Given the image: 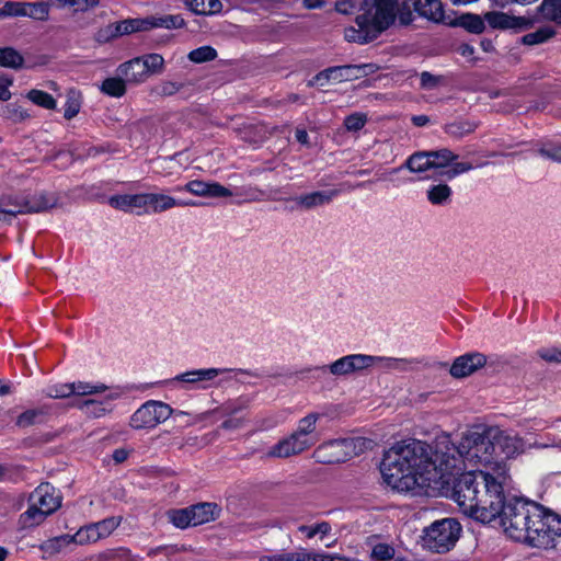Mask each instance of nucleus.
Returning a JSON list of instances; mask_svg holds the SVG:
<instances>
[{"instance_id":"nucleus-51","label":"nucleus","mask_w":561,"mask_h":561,"mask_svg":"<svg viewBox=\"0 0 561 561\" xmlns=\"http://www.w3.org/2000/svg\"><path fill=\"white\" fill-rule=\"evenodd\" d=\"M462 25L471 33L479 34L484 30V22L478 15H466L462 18Z\"/></svg>"},{"instance_id":"nucleus-57","label":"nucleus","mask_w":561,"mask_h":561,"mask_svg":"<svg viewBox=\"0 0 561 561\" xmlns=\"http://www.w3.org/2000/svg\"><path fill=\"white\" fill-rule=\"evenodd\" d=\"M184 550V547H176V546H160L157 548H152L148 551V556L152 557L157 553L164 552L167 556L175 554L180 551Z\"/></svg>"},{"instance_id":"nucleus-13","label":"nucleus","mask_w":561,"mask_h":561,"mask_svg":"<svg viewBox=\"0 0 561 561\" xmlns=\"http://www.w3.org/2000/svg\"><path fill=\"white\" fill-rule=\"evenodd\" d=\"M371 362L369 355L366 354H350L334 360L330 365L321 366L319 369L322 373L329 371L335 377L347 376L368 368V363Z\"/></svg>"},{"instance_id":"nucleus-31","label":"nucleus","mask_w":561,"mask_h":561,"mask_svg":"<svg viewBox=\"0 0 561 561\" xmlns=\"http://www.w3.org/2000/svg\"><path fill=\"white\" fill-rule=\"evenodd\" d=\"M187 5L192 12L201 15H213L222 9L220 0H190Z\"/></svg>"},{"instance_id":"nucleus-10","label":"nucleus","mask_w":561,"mask_h":561,"mask_svg":"<svg viewBox=\"0 0 561 561\" xmlns=\"http://www.w3.org/2000/svg\"><path fill=\"white\" fill-rule=\"evenodd\" d=\"M460 531V524L453 518L436 520L424 530V545L432 551L446 552L455 546Z\"/></svg>"},{"instance_id":"nucleus-61","label":"nucleus","mask_w":561,"mask_h":561,"mask_svg":"<svg viewBox=\"0 0 561 561\" xmlns=\"http://www.w3.org/2000/svg\"><path fill=\"white\" fill-rule=\"evenodd\" d=\"M459 53L463 57L471 58L474 54V47L469 44H462L459 47Z\"/></svg>"},{"instance_id":"nucleus-24","label":"nucleus","mask_w":561,"mask_h":561,"mask_svg":"<svg viewBox=\"0 0 561 561\" xmlns=\"http://www.w3.org/2000/svg\"><path fill=\"white\" fill-rule=\"evenodd\" d=\"M371 362L368 363V368L377 366L386 370L405 371L409 370L413 360L407 358L385 357L369 355Z\"/></svg>"},{"instance_id":"nucleus-22","label":"nucleus","mask_w":561,"mask_h":561,"mask_svg":"<svg viewBox=\"0 0 561 561\" xmlns=\"http://www.w3.org/2000/svg\"><path fill=\"white\" fill-rule=\"evenodd\" d=\"M339 193L340 192L337 190L318 191L297 196L293 201L301 208L311 209L329 204L333 197L339 195Z\"/></svg>"},{"instance_id":"nucleus-16","label":"nucleus","mask_w":561,"mask_h":561,"mask_svg":"<svg viewBox=\"0 0 561 561\" xmlns=\"http://www.w3.org/2000/svg\"><path fill=\"white\" fill-rule=\"evenodd\" d=\"M175 191H185L198 197H229L232 192L228 187L217 182H205L201 180H193L187 182L184 186H178Z\"/></svg>"},{"instance_id":"nucleus-50","label":"nucleus","mask_w":561,"mask_h":561,"mask_svg":"<svg viewBox=\"0 0 561 561\" xmlns=\"http://www.w3.org/2000/svg\"><path fill=\"white\" fill-rule=\"evenodd\" d=\"M182 89V84L173 81H162L154 88V93L160 96H171Z\"/></svg>"},{"instance_id":"nucleus-55","label":"nucleus","mask_w":561,"mask_h":561,"mask_svg":"<svg viewBox=\"0 0 561 561\" xmlns=\"http://www.w3.org/2000/svg\"><path fill=\"white\" fill-rule=\"evenodd\" d=\"M80 111V102L75 96V94H71L68 96L67 102L65 104V113L64 116L67 119L73 118Z\"/></svg>"},{"instance_id":"nucleus-54","label":"nucleus","mask_w":561,"mask_h":561,"mask_svg":"<svg viewBox=\"0 0 561 561\" xmlns=\"http://www.w3.org/2000/svg\"><path fill=\"white\" fill-rule=\"evenodd\" d=\"M537 354L548 363H561V348L543 347L538 350Z\"/></svg>"},{"instance_id":"nucleus-41","label":"nucleus","mask_w":561,"mask_h":561,"mask_svg":"<svg viewBox=\"0 0 561 561\" xmlns=\"http://www.w3.org/2000/svg\"><path fill=\"white\" fill-rule=\"evenodd\" d=\"M101 90L110 96L119 98L126 91L125 81L119 78H107L103 81Z\"/></svg>"},{"instance_id":"nucleus-40","label":"nucleus","mask_w":561,"mask_h":561,"mask_svg":"<svg viewBox=\"0 0 561 561\" xmlns=\"http://www.w3.org/2000/svg\"><path fill=\"white\" fill-rule=\"evenodd\" d=\"M27 99L32 103H34L41 107H44L46 110H53L56 107L55 99L49 93L42 91V90H36V89L31 90L27 93Z\"/></svg>"},{"instance_id":"nucleus-59","label":"nucleus","mask_w":561,"mask_h":561,"mask_svg":"<svg viewBox=\"0 0 561 561\" xmlns=\"http://www.w3.org/2000/svg\"><path fill=\"white\" fill-rule=\"evenodd\" d=\"M421 85L425 89H432L437 85L438 78L433 76L432 73L424 71L421 73Z\"/></svg>"},{"instance_id":"nucleus-7","label":"nucleus","mask_w":561,"mask_h":561,"mask_svg":"<svg viewBox=\"0 0 561 561\" xmlns=\"http://www.w3.org/2000/svg\"><path fill=\"white\" fill-rule=\"evenodd\" d=\"M90 385L98 387L95 392L88 393L85 399L72 403V407L90 419H101L110 415L115 409V401L127 393L126 389L121 386L108 387L104 383L92 382Z\"/></svg>"},{"instance_id":"nucleus-29","label":"nucleus","mask_w":561,"mask_h":561,"mask_svg":"<svg viewBox=\"0 0 561 561\" xmlns=\"http://www.w3.org/2000/svg\"><path fill=\"white\" fill-rule=\"evenodd\" d=\"M73 543L72 535L66 534L60 535L54 538H50L46 541H44L39 549L43 551V553L50 558L61 551H64L67 547Z\"/></svg>"},{"instance_id":"nucleus-4","label":"nucleus","mask_w":561,"mask_h":561,"mask_svg":"<svg viewBox=\"0 0 561 561\" xmlns=\"http://www.w3.org/2000/svg\"><path fill=\"white\" fill-rule=\"evenodd\" d=\"M320 419L319 413H309L297 423L296 430L287 437L280 439L272 446L267 453V458H288L299 455L316 445L319 440L317 433V423Z\"/></svg>"},{"instance_id":"nucleus-12","label":"nucleus","mask_w":561,"mask_h":561,"mask_svg":"<svg viewBox=\"0 0 561 561\" xmlns=\"http://www.w3.org/2000/svg\"><path fill=\"white\" fill-rule=\"evenodd\" d=\"M231 371L227 368H201L192 369L176 375L175 377L167 380L168 385L178 389L185 390H199L210 387L211 381L215 380L220 374Z\"/></svg>"},{"instance_id":"nucleus-45","label":"nucleus","mask_w":561,"mask_h":561,"mask_svg":"<svg viewBox=\"0 0 561 561\" xmlns=\"http://www.w3.org/2000/svg\"><path fill=\"white\" fill-rule=\"evenodd\" d=\"M477 128V124L471 122H457L446 126L445 130L448 135L454 137H463Z\"/></svg>"},{"instance_id":"nucleus-35","label":"nucleus","mask_w":561,"mask_h":561,"mask_svg":"<svg viewBox=\"0 0 561 561\" xmlns=\"http://www.w3.org/2000/svg\"><path fill=\"white\" fill-rule=\"evenodd\" d=\"M169 522L176 528L185 529L194 527L191 507L170 510L167 512Z\"/></svg>"},{"instance_id":"nucleus-30","label":"nucleus","mask_w":561,"mask_h":561,"mask_svg":"<svg viewBox=\"0 0 561 561\" xmlns=\"http://www.w3.org/2000/svg\"><path fill=\"white\" fill-rule=\"evenodd\" d=\"M451 187L445 183L431 185L426 191L427 201L435 206L447 205L451 199Z\"/></svg>"},{"instance_id":"nucleus-64","label":"nucleus","mask_w":561,"mask_h":561,"mask_svg":"<svg viewBox=\"0 0 561 561\" xmlns=\"http://www.w3.org/2000/svg\"><path fill=\"white\" fill-rule=\"evenodd\" d=\"M296 139L301 145H308L309 144L308 133L305 129L298 128L296 130Z\"/></svg>"},{"instance_id":"nucleus-56","label":"nucleus","mask_w":561,"mask_h":561,"mask_svg":"<svg viewBox=\"0 0 561 561\" xmlns=\"http://www.w3.org/2000/svg\"><path fill=\"white\" fill-rule=\"evenodd\" d=\"M12 78L3 72H0V100H9L11 92L9 88L12 85Z\"/></svg>"},{"instance_id":"nucleus-44","label":"nucleus","mask_w":561,"mask_h":561,"mask_svg":"<svg viewBox=\"0 0 561 561\" xmlns=\"http://www.w3.org/2000/svg\"><path fill=\"white\" fill-rule=\"evenodd\" d=\"M217 57L216 50L210 46H202L188 54V59L195 64L214 60Z\"/></svg>"},{"instance_id":"nucleus-26","label":"nucleus","mask_w":561,"mask_h":561,"mask_svg":"<svg viewBox=\"0 0 561 561\" xmlns=\"http://www.w3.org/2000/svg\"><path fill=\"white\" fill-rule=\"evenodd\" d=\"M119 71L128 82L140 83L148 78L140 58H135L119 66Z\"/></svg>"},{"instance_id":"nucleus-2","label":"nucleus","mask_w":561,"mask_h":561,"mask_svg":"<svg viewBox=\"0 0 561 561\" xmlns=\"http://www.w3.org/2000/svg\"><path fill=\"white\" fill-rule=\"evenodd\" d=\"M457 445L440 444V450L445 455H456L458 466L463 463L470 466H483L495 472L497 465L507 468L505 459H511L524 453L527 447L534 446L538 448L559 447L561 448V438L547 435L545 442H526L511 433L501 430L497 426H489L482 432L470 431L456 442Z\"/></svg>"},{"instance_id":"nucleus-53","label":"nucleus","mask_w":561,"mask_h":561,"mask_svg":"<svg viewBox=\"0 0 561 561\" xmlns=\"http://www.w3.org/2000/svg\"><path fill=\"white\" fill-rule=\"evenodd\" d=\"M539 153L542 157L561 163V144H546L539 149Z\"/></svg>"},{"instance_id":"nucleus-18","label":"nucleus","mask_w":561,"mask_h":561,"mask_svg":"<svg viewBox=\"0 0 561 561\" xmlns=\"http://www.w3.org/2000/svg\"><path fill=\"white\" fill-rule=\"evenodd\" d=\"M485 364L486 357L482 353H467L454 360L449 373L455 378H463L473 374Z\"/></svg>"},{"instance_id":"nucleus-60","label":"nucleus","mask_w":561,"mask_h":561,"mask_svg":"<svg viewBox=\"0 0 561 561\" xmlns=\"http://www.w3.org/2000/svg\"><path fill=\"white\" fill-rule=\"evenodd\" d=\"M278 423H279V420L276 416H270V417L263 420L262 423H260L257 425V428L261 431L270 430V428L275 427Z\"/></svg>"},{"instance_id":"nucleus-48","label":"nucleus","mask_w":561,"mask_h":561,"mask_svg":"<svg viewBox=\"0 0 561 561\" xmlns=\"http://www.w3.org/2000/svg\"><path fill=\"white\" fill-rule=\"evenodd\" d=\"M43 414L42 410L31 409L23 413H21L16 419V425L19 427H27L37 421V419Z\"/></svg>"},{"instance_id":"nucleus-42","label":"nucleus","mask_w":561,"mask_h":561,"mask_svg":"<svg viewBox=\"0 0 561 561\" xmlns=\"http://www.w3.org/2000/svg\"><path fill=\"white\" fill-rule=\"evenodd\" d=\"M298 530L309 539L318 535L322 539L331 533L332 527L328 522H321L314 525H301L298 527Z\"/></svg>"},{"instance_id":"nucleus-15","label":"nucleus","mask_w":561,"mask_h":561,"mask_svg":"<svg viewBox=\"0 0 561 561\" xmlns=\"http://www.w3.org/2000/svg\"><path fill=\"white\" fill-rule=\"evenodd\" d=\"M366 65H345L330 67L319 72L314 78V82L323 85L325 82H343L348 80L358 79L363 73Z\"/></svg>"},{"instance_id":"nucleus-47","label":"nucleus","mask_w":561,"mask_h":561,"mask_svg":"<svg viewBox=\"0 0 561 561\" xmlns=\"http://www.w3.org/2000/svg\"><path fill=\"white\" fill-rule=\"evenodd\" d=\"M371 558L377 561H388L394 557V548L388 543H377L371 549Z\"/></svg>"},{"instance_id":"nucleus-25","label":"nucleus","mask_w":561,"mask_h":561,"mask_svg":"<svg viewBox=\"0 0 561 561\" xmlns=\"http://www.w3.org/2000/svg\"><path fill=\"white\" fill-rule=\"evenodd\" d=\"M39 9L42 14H46V5L44 3H21L7 2L1 9L0 14L5 16H25L34 14V9Z\"/></svg>"},{"instance_id":"nucleus-63","label":"nucleus","mask_w":561,"mask_h":561,"mask_svg":"<svg viewBox=\"0 0 561 561\" xmlns=\"http://www.w3.org/2000/svg\"><path fill=\"white\" fill-rule=\"evenodd\" d=\"M260 561H284V551L260 557Z\"/></svg>"},{"instance_id":"nucleus-3","label":"nucleus","mask_w":561,"mask_h":561,"mask_svg":"<svg viewBox=\"0 0 561 561\" xmlns=\"http://www.w3.org/2000/svg\"><path fill=\"white\" fill-rule=\"evenodd\" d=\"M356 26L344 28V38L351 43L367 44L375 41L396 20L398 0H363Z\"/></svg>"},{"instance_id":"nucleus-52","label":"nucleus","mask_w":561,"mask_h":561,"mask_svg":"<svg viewBox=\"0 0 561 561\" xmlns=\"http://www.w3.org/2000/svg\"><path fill=\"white\" fill-rule=\"evenodd\" d=\"M485 20L495 28H506L510 26V18L505 13L489 12L485 14Z\"/></svg>"},{"instance_id":"nucleus-6","label":"nucleus","mask_w":561,"mask_h":561,"mask_svg":"<svg viewBox=\"0 0 561 561\" xmlns=\"http://www.w3.org/2000/svg\"><path fill=\"white\" fill-rule=\"evenodd\" d=\"M28 502V508L20 516L23 527H33L43 523L61 506V495L51 484L42 483L31 493Z\"/></svg>"},{"instance_id":"nucleus-28","label":"nucleus","mask_w":561,"mask_h":561,"mask_svg":"<svg viewBox=\"0 0 561 561\" xmlns=\"http://www.w3.org/2000/svg\"><path fill=\"white\" fill-rule=\"evenodd\" d=\"M191 513H192V519L193 525L198 526L202 524L209 523L211 520H215L216 518V512H217V505L213 503H199L190 506Z\"/></svg>"},{"instance_id":"nucleus-62","label":"nucleus","mask_w":561,"mask_h":561,"mask_svg":"<svg viewBox=\"0 0 561 561\" xmlns=\"http://www.w3.org/2000/svg\"><path fill=\"white\" fill-rule=\"evenodd\" d=\"M397 15H399V19L402 24H408L412 21V13L409 9L407 10V12H404L403 9L399 7V12H397Z\"/></svg>"},{"instance_id":"nucleus-36","label":"nucleus","mask_w":561,"mask_h":561,"mask_svg":"<svg viewBox=\"0 0 561 561\" xmlns=\"http://www.w3.org/2000/svg\"><path fill=\"white\" fill-rule=\"evenodd\" d=\"M538 9L542 19L561 25V0H543Z\"/></svg>"},{"instance_id":"nucleus-23","label":"nucleus","mask_w":561,"mask_h":561,"mask_svg":"<svg viewBox=\"0 0 561 561\" xmlns=\"http://www.w3.org/2000/svg\"><path fill=\"white\" fill-rule=\"evenodd\" d=\"M414 9L420 16L435 23L443 22L445 12L440 0H415Z\"/></svg>"},{"instance_id":"nucleus-5","label":"nucleus","mask_w":561,"mask_h":561,"mask_svg":"<svg viewBox=\"0 0 561 561\" xmlns=\"http://www.w3.org/2000/svg\"><path fill=\"white\" fill-rule=\"evenodd\" d=\"M58 197L54 193H38L33 196L11 194L0 199V222L9 224L19 214L41 213L55 207Z\"/></svg>"},{"instance_id":"nucleus-37","label":"nucleus","mask_w":561,"mask_h":561,"mask_svg":"<svg viewBox=\"0 0 561 561\" xmlns=\"http://www.w3.org/2000/svg\"><path fill=\"white\" fill-rule=\"evenodd\" d=\"M24 64L23 56L12 47L0 48V67L20 69Z\"/></svg>"},{"instance_id":"nucleus-58","label":"nucleus","mask_w":561,"mask_h":561,"mask_svg":"<svg viewBox=\"0 0 561 561\" xmlns=\"http://www.w3.org/2000/svg\"><path fill=\"white\" fill-rule=\"evenodd\" d=\"M356 4L352 0H339L335 3L336 11L342 14H351L354 12Z\"/></svg>"},{"instance_id":"nucleus-27","label":"nucleus","mask_w":561,"mask_h":561,"mask_svg":"<svg viewBox=\"0 0 561 561\" xmlns=\"http://www.w3.org/2000/svg\"><path fill=\"white\" fill-rule=\"evenodd\" d=\"M244 409V405L242 402L236 401L230 402L226 404L222 410V415L230 416L228 420H226L221 427L225 430H238L241 428L244 424V417L240 416L237 417L236 415L239 414Z\"/></svg>"},{"instance_id":"nucleus-34","label":"nucleus","mask_w":561,"mask_h":561,"mask_svg":"<svg viewBox=\"0 0 561 561\" xmlns=\"http://www.w3.org/2000/svg\"><path fill=\"white\" fill-rule=\"evenodd\" d=\"M73 545L85 546L98 542L100 534L93 523L80 527L76 534L72 535Z\"/></svg>"},{"instance_id":"nucleus-32","label":"nucleus","mask_w":561,"mask_h":561,"mask_svg":"<svg viewBox=\"0 0 561 561\" xmlns=\"http://www.w3.org/2000/svg\"><path fill=\"white\" fill-rule=\"evenodd\" d=\"M431 154L428 151L415 152L408 158L404 167L414 173H422L432 169Z\"/></svg>"},{"instance_id":"nucleus-39","label":"nucleus","mask_w":561,"mask_h":561,"mask_svg":"<svg viewBox=\"0 0 561 561\" xmlns=\"http://www.w3.org/2000/svg\"><path fill=\"white\" fill-rule=\"evenodd\" d=\"M556 34L554 30L550 26H543L535 32L528 33L523 36L522 42L525 45H537L545 43Z\"/></svg>"},{"instance_id":"nucleus-11","label":"nucleus","mask_w":561,"mask_h":561,"mask_svg":"<svg viewBox=\"0 0 561 561\" xmlns=\"http://www.w3.org/2000/svg\"><path fill=\"white\" fill-rule=\"evenodd\" d=\"M182 26H184L183 18L180 14H170L163 16H148L145 19L124 20L114 25H111L110 30L111 35L119 36L157 27L172 30L180 28Z\"/></svg>"},{"instance_id":"nucleus-20","label":"nucleus","mask_w":561,"mask_h":561,"mask_svg":"<svg viewBox=\"0 0 561 561\" xmlns=\"http://www.w3.org/2000/svg\"><path fill=\"white\" fill-rule=\"evenodd\" d=\"M146 193L116 194L108 197L107 203L114 209L124 213L146 214Z\"/></svg>"},{"instance_id":"nucleus-49","label":"nucleus","mask_w":561,"mask_h":561,"mask_svg":"<svg viewBox=\"0 0 561 561\" xmlns=\"http://www.w3.org/2000/svg\"><path fill=\"white\" fill-rule=\"evenodd\" d=\"M367 122V117L362 113L348 115L344 121V126L348 131H357L362 129Z\"/></svg>"},{"instance_id":"nucleus-43","label":"nucleus","mask_w":561,"mask_h":561,"mask_svg":"<svg viewBox=\"0 0 561 561\" xmlns=\"http://www.w3.org/2000/svg\"><path fill=\"white\" fill-rule=\"evenodd\" d=\"M122 518L118 516H112L104 518L100 522L93 523L96 531L100 534V539L107 538L112 533L121 525Z\"/></svg>"},{"instance_id":"nucleus-46","label":"nucleus","mask_w":561,"mask_h":561,"mask_svg":"<svg viewBox=\"0 0 561 561\" xmlns=\"http://www.w3.org/2000/svg\"><path fill=\"white\" fill-rule=\"evenodd\" d=\"M140 60L144 64V68L146 69L147 73L150 72H161L163 70L164 66V59L159 54H149L140 58Z\"/></svg>"},{"instance_id":"nucleus-38","label":"nucleus","mask_w":561,"mask_h":561,"mask_svg":"<svg viewBox=\"0 0 561 561\" xmlns=\"http://www.w3.org/2000/svg\"><path fill=\"white\" fill-rule=\"evenodd\" d=\"M0 115L12 123H21L30 117V114L15 103H9L0 108Z\"/></svg>"},{"instance_id":"nucleus-8","label":"nucleus","mask_w":561,"mask_h":561,"mask_svg":"<svg viewBox=\"0 0 561 561\" xmlns=\"http://www.w3.org/2000/svg\"><path fill=\"white\" fill-rule=\"evenodd\" d=\"M366 446V440L362 437H351L333 439L320 445L314 457L322 463H337L359 455Z\"/></svg>"},{"instance_id":"nucleus-1","label":"nucleus","mask_w":561,"mask_h":561,"mask_svg":"<svg viewBox=\"0 0 561 561\" xmlns=\"http://www.w3.org/2000/svg\"><path fill=\"white\" fill-rule=\"evenodd\" d=\"M440 444L457 445L448 435L433 445L417 439L398 442L385 451L380 472L383 482L398 492L416 486L450 492V497L467 516L484 523L497 522L505 535L533 548L552 549L561 543V516L535 502L505 500L510 481L507 469L463 463L456 455H445Z\"/></svg>"},{"instance_id":"nucleus-33","label":"nucleus","mask_w":561,"mask_h":561,"mask_svg":"<svg viewBox=\"0 0 561 561\" xmlns=\"http://www.w3.org/2000/svg\"><path fill=\"white\" fill-rule=\"evenodd\" d=\"M231 192L232 194L229 197H237L238 203L261 202L265 199V193L259 187L252 185L238 187Z\"/></svg>"},{"instance_id":"nucleus-14","label":"nucleus","mask_w":561,"mask_h":561,"mask_svg":"<svg viewBox=\"0 0 561 561\" xmlns=\"http://www.w3.org/2000/svg\"><path fill=\"white\" fill-rule=\"evenodd\" d=\"M428 152L431 154V162L433 163L432 169H442L451 165L450 169L442 173L447 179H454L473 169L471 163L455 162L458 156L449 149L444 148Z\"/></svg>"},{"instance_id":"nucleus-19","label":"nucleus","mask_w":561,"mask_h":561,"mask_svg":"<svg viewBox=\"0 0 561 561\" xmlns=\"http://www.w3.org/2000/svg\"><path fill=\"white\" fill-rule=\"evenodd\" d=\"M146 214H159L174 207L197 206L194 201H180L164 193H146Z\"/></svg>"},{"instance_id":"nucleus-17","label":"nucleus","mask_w":561,"mask_h":561,"mask_svg":"<svg viewBox=\"0 0 561 561\" xmlns=\"http://www.w3.org/2000/svg\"><path fill=\"white\" fill-rule=\"evenodd\" d=\"M96 389L98 387H92L90 382L75 381L49 385L43 390V393L48 398L65 399L71 396H87L88 393L95 392Z\"/></svg>"},{"instance_id":"nucleus-21","label":"nucleus","mask_w":561,"mask_h":561,"mask_svg":"<svg viewBox=\"0 0 561 561\" xmlns=\"http://www.w3.org/2000/svg\"><path fill=\"white\" fill-rule=\"evenodd\" d=\"M284 561H352L340 554H331L327 552H313L305 548L294 551H284Z\"/></svg>"},{"instance_id":"nucleus-9","label":"nucleus","mask_w":561,"mask_h":561,"mask_svg":"<svg viewBox=\"0 0 561 561\" xmlns=\"http://www.w3.org/2000/svg\"><path fill=\"white\" fill-rule=\"evenodd\" d=\"M183 416L187 413L175 411L167 403L158 400H148L142 403L130 416L129 426L134 430H151L167 421L172 414Z\"/></svg>"}]
</instances>
